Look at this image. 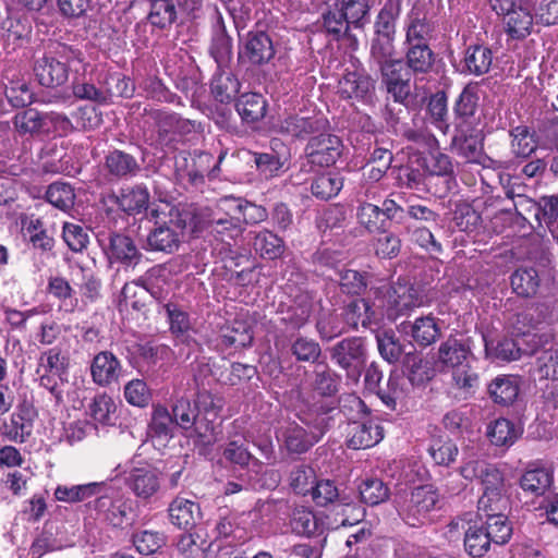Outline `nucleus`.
I'll return each instance as SVG.
<instances>
[{
  "label": "nucleus",
  "instance_id": "1",
  "mask_svg": "<svg viewBox=\"0 0 558 558\" xmlns=\"http://www.w3.org/2000/svg\"><path fill=\"white\" fill-rule=\"evenodd\" d=\"M88 65L80 48L57 43L52 49L35 61L34 73L41 86L54 88L66 83L69 71L85 72Z\"/></svg>",
  "mask_w": 558,
  "mask_h": 558
},
{
  "label": "nucleus",
  "instance_id": "2",
  "mask_svg": "<svg viewBox=\"0 0 558 558\" xmlns=\"http://www.w3.org/2000/svg\"><path fill=\"white\" fill-rule=\"evenodd\" d=\"M470 354V348L453 337H449L438 348L437 362L453 371V380L459 388H472L477 381V375L469 367Z\"/></svg>",
  "mask_w": 558,
  "mask_h": 558
},
{
  "label": "nucleus",
  "instance_id": "3",
  "mask_svg": "<svg viewBox=\"0 0 558 558\" xmlns=\"http://www.w3.org/2000/svg\"><path fill=\"white\" fill-rule=\"evenodd\" d=\"M342 143L332 134L320 133L312 136L304 149L305 156L301 161V171L317 172L330 167L341 155Z\"/></svg>",
  "mask_w": 558,
  "mask_h": 558
},
{
  "label": "nucleus",
  "instance_id": "4",
  "mask_svg": "<svg viewBox=\"0 0 558 558\" xmlns=\"http://www.w3.org/2000/svg\"><path fill=\"white\" fill-rule=\"evenodd\" d=\"M114 471L116 477L125 474L126 487L143 501H149L161 488L162 473L151 464L131 465L129 470L118 465Z\"/></svg>",
  "mask_w": 558,
  "mask_h": 558
},
{
  "label": "nucleus",
  "instance_id": "5",
  "mask_svg": "<svg viewBox=\"0 0 558 558\" xmlns=\"http://www.w3.org/2000/svg\"><path fill=\"white\" fill-rule=\"evenodd\" d=\"M156 128V142L160 147H173L183 136L195 131V121L184 119L180 114L155 109L149 112Z\"/></svg>",
  "mask_w": 558,
  "mask_h": 558
},
{
  "label": "nucleus",
  "instance_id": "6",
  "mask_svg": "<svg viewBox=\"0 0 558 558\" xmlns=\"http://www.w3.org/2000/svg\"><path fill=\"white\" fill-rule=\"evenodd\" d=\"M363 413L359 421H351V449H366L375 446L383 438L381 428L368 416L365 401L351 393V411Z\"/></svg>",
  "mask_w": 558,
  "mask_h": 558
},
{
  "label": "nucleus",
  "instance_id": "7",
  "mask_svg": "<svg viewBox=\"0 0 558 558\" xmlns=\"http://www.w3.org/2000/svg\"><path fill=\"white\" fill-rule=\"evenodd\" d=\"M276 53L271 37L264 31H250L240 41L238 59L241 63L262 66Z\"/></svg>",
  "mask_w": 558,
  "mask_h": 558
},
{
  "label": "nucleus",
  "instance_id": "8",
  "mask_svg": "<svg viewBox=\"0 0 558 558\" xmlns=\"http://www.w3.org/2000/svg\"><path fill=\"white\" fill-rule=\"evenodd\" d=\"M439 496L432 485L415 487L400 506V514L407 524L416 526L435 509Z\"/></svg>",
  "mask_w": 558,
  "mask_h": 558
},
{
  "label": "nucleus",
  "instance_id": "9",
  "mask_svg": "<svg viewBox=\"0 0 558 558\" xmlns=\"http://www.w3.org/2000/svg\"><path fill=\"white\" fill-rule=\"evenodd\" d=\"M98 242L111 264L120 263L125 266H135L142 258V254L132 238L124 233H102L98 236Z\"/></svg>",
  "mask_w": 558,
  "mask_h": 558
},
{
  "label": "nucleus",
  "instance_id": "10",
  "mask_svg": "<svg viewBox=\"0 0 558 558\" xmlns=\"http://www.w3.org/2000/svg\"><path fill=\"white\" fill-rule=\"evenodd\" d=\"M172 417L174 424L184 430H193L196 436L207 439L215 429L211 420L202 418L198 415L197 407L189 398L181 397L172 405Z\"/></svg>",
  "mask_w": 558,
  "mask_h": 558
},
{
  "label": "nucleus",
  "instance_id": "11",
  "mask_svg": "<svg viewBox=\"0 0 558 558\" xmlns=\"http://www.w3.org/2000/svg\"><path fill=\"white\" fill-rule=\"evenodd\" d=\"M381 74V84L393 100L400 105L407 106L408 99L412 95L411 71L403 61H396L386 64Z\"/></svg>",
  "mask_w": 558,
  "mask_h": 558
},
{
  "label": "nucleus",
  "instance_id": "12",
  "mask_svg": "<svg viewBox=\"0 0 558 558\" xmlns=\"http://www.w3.org/2000/svg\"><path fill=\"white\" fill-rule=\"evenodd\" d=\"M184 229L185 222L180 219L156 222L147 235V248L168 254L175 252L180 246Z\"/></svg>",
  "mask_w": 558,
  "mask_h": 558
},
{
  "label": "nucleus",
  "instance_id": "13",
  "mask_svg": "<svg viewBox=\"0 0 558 558\" xmlns=\"http://www.w3.org/2000/svg\"><path fill=\"white\" fill-rule=\"evenodd\" d=\"M460 475L466 481L478 480L484 492H505V480L499 469L484 460H470L459 469Z\"/></svg>",
  "mask_w": 558,
  "mask_h": 558
},
{
  "label": "nucleus",
  "instance_id": "14",
  "mask_svg": "<svg viewBox=\"0 0 558 558\" xmlns=\"http://www.w3.org/2000/svg\"><path fill=\"white\" fill-rule=\"evenodd\" d=\"M323 435V430H307L296 423H288L278 434L281 447L290 454H302L308 451Z\"/></svg>",
  "mask_w": 558,
  "mask_h": 558
},
{
  "label": "nucleus",
  "instance_id": "15",
  "mask_svg": "<svg viewBox=\"0 0 558 558\" xmlns=\"http://www.w3.org/2000/svg\"><path fill=\"white\" fill-rule=\"evenodd\" d=\"M93 383L99 387H109L119 381L123 367L120 360L110 351L98 352L90 362Z\"/></svg>",
  "mask_w": 558,
  "mask_h": 558
},
{
  "label": "nucleus",
  "instance_id": "16",
  "mask_svg": "<svg viewBox=\"0 0 558 558\" xmlns=\"http://www.w3.org/2000/svg\"><path fill=\"white\" fill-rule=\"evenodd\" d=\"M35 410L28 403L20 404L3 426V435L13 442H24L33 432Z\"/></svg>",
  "mask_w": 558,
  "mask_h": 558
},
{
  "label": "nucleus",
  "instance_id": "17",
  "mask_svg": "<svg viewBox=\"0 0 558 558\" xmlns=\"http://www.w3.org/2000/svg\"><path fill=\"white\" fill-rule=\"evenodd\" d=\"M351 89L356 100L372 106L376 98V80L367 73L359 59L351 56Z\"/></svg>",
  "mask_w": 558,
  "mask_h": 558
},
{
  "label": "nucleus",
  "instance_id": "18",
  "mask_svg": "<svg viewBox=\"0 0 558 558\" xmlns=\"http://www.w3.org/2000/svg\"><path fill=\"white\" fill-rule=\"evenodd\" d=\"M104 168L110 178L123 180L135 177L141 171L136 158L123 150L114 149L105 157Z\"/></svg>",
  "mask_w": 558,
  "mask_h": 558
},
{
  "label": "nucleus",
  "instance_id": "19",
  "mask_svg": "<svg viewBox=\"0 0 558 558\" xmlns=\"http://www.w3.org/2000/svg\"><path fill=\"white\" fill-rule=\"evenodd\" d=\"M13 126L21 137H38L47 135L45 113L28 108L21 110L13 117Z\"/></svg>",
  "mask_w": 558,
  "mask_h": 558
},
{
  "label": "nucleus",
  "instance_id": "20",
  "mask_svg": "<svg viewBox=\"0 0 558 558\" xmlns=\"http://www.w3.org/2000/svg\"><path fill=\"white\" fill-rule=\"evenodd\" d=\"M327 121L316 117L290 116L280 123V131L298 138H304L326 128Z\"/></svg>",
  "mask_w": 558,
  "mask_h": 558
},
{
  "label": "nucleus",
  "instance_id": "21",
  "mask_svg": "<svg viewBox=\"0 0 558 558\" xmlns=\"http://www.w3.org/2000/svg\"><path fill=\"white\" fill-rule=\"evenodd\" d=\"M105 482H92L81 485H59L54 490V497L59 501L74 504L97 497L106 489Z\"/></svg>",
  "mask_w": 558,
  "mask_h": 558
},
{
  "label": "nucleus",
  "instance_id": "22",
  "mask_svg": "<svg viewBox=\"0 0 558 558\" xmlns=\"http://www.w3.org/2000/svg\"><path fill=\"white\" fill-rule=\"evenodd\" d=\"M376 341L381 357L390 364H396L403 359L408 352L407 347L413 348L411 343L402 342L392 329L378 331Z\"/></svg>",
  "mask_w": 558,
  "mask_h": 558
},
{
  "label": "nucleus",
  "instance_id": "23",
  "mask_svg": "<svg viewBox=\"0 0 558 558\" xmlns=\"http://www.w3.org/2000/svg\"><path fill=\"white\" fill-rule=\"evenodd\" d=\"M493 51L484 45H473L466 48L462 72L476 76L486 74L493 64Z\"/></svg>",
  "mask_w": 558,
  "mask_h": 558
},
{
  "label": "nucleus",
  "instance_id": "24",
  "mask_svg": "<svg viewBox=\"0 0 558 558\" xmlns=\"http://www.w3.org/2000/svg\"><path fill=\"white\" fill-rule=\"evenodd\" d=\"M168 512L173 525L189 530L195 525L199 517V506L192 500L177 497L171 501Z\"/></svg>",
  "mask_w": 558,
  "mask_h": 558
},
{
  "label": "nucleus",
  "instance_id": "25",
  "mask_svg": "<svg viewBox=\"0 0 558 558\" xmlns=\"http://www.w3.org/2000/svg\"><path fill=\"white\" fill-rule=\"evenodd\" d=\"M506 196L510 204L504 206L500 211L507 214L513 211L518 218L529 223H531V218H534L541 225L539 206L536 202L523 194L515 193L513 189L507 190Z\"/></svg>",
  "mask_w": 558,
  "mask_h": 558
},
{
  "label": "nucleus",
  "instance_id": "26",
  "mask_svg": "<svg viewBox=\"0 0 558 558\" xmlns=\"http://www.w3.org/2000/svg\"><path fill=\"white\" fill-rule=\"evenodd\" d=\"M507 34L513 39H523L531 34L533 16L529 10L511 8L502 14Z\"/></svg>",
  "mask_w": 558,
  "mask_h": 558
},
{
  "label": "nucleus",
  "instance_id": "27",
  "mask_svg": "<svg viewBox=\"0 0 558 558\" xmlns=\"http://www.w3.org/2000/svg\"><path fill=\"white\" fill-rule=\"evenodd\" d=\"M149 192L144 185H135L122 189L117 196V204L120 209L129 215H135L147 209Z\"/></svg>",
  "mask_w": 558,
  "mask_h": 558
},
{
  "label": "nucleus",
  "instance_id": "28",
  "mask_svg": "<svg viewBox=\"0 0 558 558\" xmlns=\"http://www.w3.org/2000/svg\"><path fill=\"white\" fill-rule=\"evenodd\" d=\"M235 109L244 122L253 123L265 117L267 102L260 94L245 93L238 98Z\"/></svg>",
  "mask_w": 558,
  "mask_h": 558
},
{
  "label": "nucleus",
  "instance_id": "29",
  "mask_svg": "<svg viewBox=\"0 0 558 558\" xmlns=\"http://www.w3.org/2000/svg\"><path fill=\"white\" fill-rule=\"evenodd\" d=\"M510 283L518 296L532 298L539 289L541 279L535 268L520 267L512 272Z\"/></svg>",
  "mask_w": 558,
  "mask_h": 558
},
{
  "label": "nucleus",
  "instance_id": "30",
  "mask_svg": "<svg viewBox=\"0 0 558 558\" xmlns=\"http://www.w3.org/2000/svg\"><path fill=\"white\" fill-rule=\"evenodd\" d=\"M410 335L420 347L435 343L441 336L437 319L430 315L416 318L409 324Z\"/></svg>",
  "mask_w": 558,
  "mask_h": 558
},
{
  "label": "nucleus",
  "instance_id": "31",
  "mask_svg": "<svg viewBox=\"0 0 558 558\" xmlns=\"http://www.w3.org/2000/svg\"><path fill=\"white\" fill-rule=\"evenodd\" d=\"M178 17V8L174 0H151L147 13V21L153 27L166 29Z\"/></svg>",
  "mask_w": 558,
  "mask_h": 558
},
{
  "label": "nucleus",
  "instance_id": "32",
  "mask_svg": "<svg viewBox=\"0 0 558 558\" xmlns=\"http://www.w3.org/2000/svg\"><path fill=\"white\" fill-rule=\"evenodd\" d=\"M253 247L262 258L275 260L283 254L284 242L274 232L264 229L255 233Z\"/></svg>",
  "mask_w": 558,
  "mask_h": 558
},
{
  "label": "nucleus",
  "instance_id": "33",
  "mask_svg": "<svg viewBox=\"0 0 558 558\" xmlns=\"http://www.w3.org/2000/svg\"><path fill=\"white\" fill-rule=\"evenodd\" d=\"M551 483L553 474L546 469L529 470L520 480V486L525 493L544 498L551 494Z\"/></svg>",
  "mask_w": 558,
  "mask_h": 558
},
{
  "label": "nucleus",
  "instance_id": "34",
  "mask_svg": "<svg viewBox=\"0 0 558 558\" xmlns=\"http://www.w3.org/2000/svg\"><path fill=\"white\" fill-rule=\"evenodd\" d=\"M211 94L221 104L231 101L240 90V82L230 72L218 70L210 83Z\"/></svg>",
  "mask_w": 558,
  "mask_h": 558
},
{
  "label": "nucleus",
  "instance_id": "35",
  "mask_svg": "<svg viewBox=\"0 0 558 558\" xmlns=\"http://www.w3.org/2000/svg\"><path fill=\"white\" fill-rule=\"evenodd\" d=\"M489 395L496 403L510 405L518 398V378L511 375H502L489 385Z\"/></svg>",
  "mask_w": 558,
  "mask_h": 558
},
{
  "label": "nucleus",
  "instance_id": "36",
  "mask_svg": "<svg viewBox=\"0 0 558 558\" xmlns=\"http://www.w3.org/2000/svg\"><path fill=\"white\" fill-rule=\"evenodd\" d=\"M209 51L218 70L228 66L232 58V38L227 34L223 24L215 29Z\"/></svg>",
  "mask_w": 558,
  "mask_h": 558
},
{
  "label": "nucleus",
  "instance_id": "37",
  "mask_svg": "<svg viewBox=\"0 0 558 558\" xmlns=\"http://www.w3.org/2000/svg\"><path fill=\"white\" fill-rule=\"evenodd\" d=\"M94 508L98 514L111 525L120 526L123 524L126 512L124 510V504L121 500L112 499L101 493L97 496Z\"/></svg>",
  "mask_w": 558,
  "mask_h": 558
},
{
  "label": "nucleus",
  "instance_id": "38",
  "mask_svg": "<svg viewBox=\"0 0 558 558\" xmlns=\"http://www.w3.org/2000/svg\"><path fill=\"white\" fill-rule=\"evenodd\" d=\"M220 338L221 343L226 347L240 349L251 345L253 331L246 323L234 320L221 329Z\"/></svg>",
  "mask_w": 558,
  "mask_h": 558
},
{
  "label": "nucleus",
  "instance_id": "39",
  "mask_svg": "<svg viewBox=\"0 0 558 558\" xmlns=\"http://www.w3.org/2000/svg\"><path fill=\"white\" fill-rule=\"evenodd\" d=\"M222 457L227 462L239 466L241 470L252 469L257 472L262 466V463L252 456L247 448L235 440L226 445Z\"/></svg>",
  "mask_w": 558,
  "mask_h": 558
},
{
  "label": "nucleus",
  "instance_id": "40",
  "mask_svg": "<svg viewBox=\"0 0 558 558\" xmlns=\"http://www.w3.org/2000/svg\"><path fill=\"white\" fill-rule=\"evenodd\" d=\"M69 363L61 349L54 347L39 355L36 372L54 374L56 376L68 377Z\"/></svg>",
  "mask_w": 558,
  "mask_h": 558
},
{
  "label": "nucleus",
  "instance_id": "41",
  "mask_svg": "<svg viewBox=\"0 0 558 558\" xmlns=\"http://www.w3.org/2000/svg\"><path fill=\"white\" fill-rule=\"evenodd\" d=\"M289 485L295 494L306 495L315 485L316 474L311 465L296 463L289 471Z\"/></svg>",
  "mask_w": 558,
  "mask_h": 558
},
{
  "label": "nucleus",
  "instance_id": "42",
  "mask_svg": "<svg viewBox=\"0 0 558 558\" xmlns=\"http://www.w3.org/2000/svg\"><path fill=\"white\" fill-rule=\"evenodd\" d=\"M117 405L107 393L96 395L88 404L87 413L97 423L112 425Z\"/></svg>",
  "mask_w": 558,
  "mask_h": 558
},
{
  "label": "nucleus",
  "instance_id": "43",
  "mask_svg": "<svg viewBox=\"0 0 558 558\" xmlns=\"http://www.w3.org/2000/svg\"><path fill=\"white\" fill-rule=\"evenodd\" d=\"M493 545L500 546L509 542L512 535V524L506 514L485 518L482 525Z\"/></svg>",
  "mask_w": 558,
  "mask_h": 558
},
{
  "label": "nucleus",
  "instance_id": "44",
  "mask_svg": "<svg viewBox=\"0 0 558 558\" xmlns=\"http://www.w3.org/2000/svg\"><path fill=\"white\" fill-rule=\"evenodd\" d=\"M343 178L337 172L320 174L311 184L312 194L320 199H329L341 191Z\"/></svg>",
  "mask_w": 558,
  "mask_h": 558
},
{
  "label": "nucleus",
  "instance_id": "45",
  "mask_svg": "<svg viewBox=\"0 0 558 558\" xmlns=\"http://www.w3.org/2000/svg\"><path fill=\"white\" fill-rule=\"evenodd\" d=\"M47 291L58 299L60 306L65 311L73 312L77 306V299L74 298V290L70 282L61 276H52L48 280Z\"/></svg>",
  "mask_w": 558,
  "mask_h": 558
},
{
  "label": "nucleus",
  "instance_id": "46",
  "mask_svg": "<svg viewBox=\"0 0 558 558\" xmlns=\"http://www.w3.org/2000/svg\"><path fill=\"white\" fill-rule=\"evenodd\" d=\"M493 543L482 525L470 526L464 534V547L472 557H483L489 551Z\"/></svg>",
  "mask_w": 558,
  "mask_h": 558
},
{
  "label": "nucleus",
  "instance_id": "47",
  "mask_svg": "<svg viewBox=\"0 0 558 558\" xmlns=\"http://www.w3.org/2000/svg\"><path fill=\"white\" fill-rule=\"evenodd\" d=\"M451 149L469 162H482L483 144L477 136H454L452 138Z\"/></svg>",
  "mask_w": 558,
  "mask_h": 558
},
{
  "label": "nucleus",
  "instance_id": "48",
  "mask_svg": "<svg viewBox=\"0 0 558 558\" xmlns=\"http://www.w3.org/2000/svg\"><path fill=\"white\" fill-rule=\"evenodd\" d=\"M509 500L504 492H484L477 501V509L481 518L506 514Z\"/></svg>",
  "mask_w": 558,
  "mask_h": 558
},
{
  "label": "nucleus",
  "instance_id": "49",
  "mask_svg": "<svg viewBox=\"0 0 558 558\" xmlns=\"http://www.w3.org/2000/svg\"><path fill=\"white\" fill-rule=\"evenodd\" d=\"M46 198L56 208L68 211L74 206L75 193L70 184L54 182L48 186Z\"/></svg>",
  "mask_w": 558,
  "mask_h": 558
},
{
  "label": "nucleus",
  "instance_id": "50",
  "mask_svg": "<svg viewBox=\"0 0 558 558\" xmlns=\"http://www.w3.org/2000/svg\"><path fill=\"white\" fill-rule=\"evenodd\" d=\"M433 61V52L427 44L409 46L405 64L409 70L425 73L432 68Z\"/></svg>",
  "mask_w": 558,
  "mask_h": 558
},
{
  "label": "nucleus",
  "instance_id": "51",
  "mask_svg": "<svg viewBox=\"0 0 558 558\" xmlns=\"http://www.w3.org/2000/svg\"><path fill=\"white\" fill-rule=\"evenodd\" d=\"M194 403L197 407L198 415L202 416V418H210L213 425L215 418L218 417L225 404L221 397L216 396L208 390H198Z\"/></svg>",
  "mask_w": 558,
  "mask_h": 558
},
{
  "label": "nucleus",
  "instance_id": "52",
  "mask_svg": "<svg viewBox=\"0 0 558 558\" xmlns=\"http://www.w3.org/2000/svg\"><path fill=\"white\" fill-rule=\"evenodd\" d=\"M487 436L495 446H508L518 438V432L512 422L498 418L488 426Z\"/></svg>",
  "mask_w": 558,
  "mask_h": 558
},
{
  "label": "nucleus",
  "instance_id": "53",
  "mask_svg": "<svg viewBox=\"0 0 558 558\" xmlns=\"http://www.w3.org/2000/svg\"><path fill=\"white\" fill-rule=\"evenodd\" d=\"M240 221V217L213 219L209 225L210 232L218 240L229 245V240H234L242 234Z\"/></svg>",
  "mask_w": 558,
  "mask_h": 558
},
{
  "label": "nucleus",
  "instance_id": "54",
  "mask_svg": "<svg viewBox=\"0 0 558 558\" xmlns=\"http://www.w3.org/2000/svg\"><path fill=\"white\" fill-rule=\"evenodd\" d=\"M290 525L293 533L306 537L315 535L319 529L315 514L304 508L293 511Z\"/></svg>",
  "mask_w": 558,
  "mask_h": 558
},
{
  "label": "nucleus",
  "instance_id": "55",
  "mask_svg": "<svg viewBox=\"0 0 558 558\" xmlns=\"http://www.w3.org/2000/svg\"><path fill=\"white\" fill-rule=\"evenodd\" d=\"M359 494L364 504L375 506L388 498L389 490L379 478H366L359 485Z\"/></svg>",
  "mask_w": 558,
  "mask_h": 558
},
{
  "label": "nucleus",
  "instance_id": "56",
  "mask_svg": "<svg viewBox=\"0 0 558 558\" xmlns=\"http://www.w3.org/2000/svg\"><path fill=\"white\" fill-rule=\"evenodd\" d=\"M510 135L512 137L511 149L517 157L526 158L536 149L534 135L527 126H515L511 130Z\"/></svg>",
  "mask_w": 558,
  "mask_h": 558
},
{
  "label": "nucleus",
  "instance_id": "57",
  "mask_svg": "<svg viewBox=\"0 0 558 558\" xmlns=\"http://www.w3.org/2000/svg\"><path fill=\"white\" fill-rule=\"evenodd\" d=\"M73 95L82 100H89L98 105L108 104V90L105 89L104 82L99 86L90 82L74 81L72 85Z\"/></svg>",
  "mask_w": 558,
  "mask_h": 558
},
{
  "label": "nucleus",
  "instance_id": "58",
  "mask_svg": "<svg viewBox=\"0 0 558 558\" xmlns=\"http://www.w3.org/2000/svg\"><path fill=\"white\" fill-rule=\"evenodd\" d=\"M430 33L432 26L425 16L421 17L417 13H412L409 16L405 40L409 46L427 44Z\"/></svg>",
  "mask_w": 558,
  "mask_h": 558
},
{
  "label": "nucleus",
  "instance_id": "59",
  "mask_svg": "<svg viewBox=\"0 0 558 558\" xmlns=\"http://www.w3.org/2000/svg\"><path fill=\"white\" fill-rule=\"evenodd\" d=\"M395 46L393 39L387 37L376 36L371 46V59L379 66V70L386 64L401 61L393 59Z\"/></svg>",
  "mask_w": 558,
  "mask_h": 558
},
{
  "label": "nucleus",
  "instance_id": "60",
  "mask_svg": "<svg viewBox=\"0 0 558 558\" xmlns=\"http://www.w3.org/2000/svg\"><path fill=\"white\" fill-rule=\"evenodd\" d=\"M105 89L108 90V104L113 97L130 98L133 96L134 86L129 77L120 73L106 75Z\"/></svg>",
  "mask_w": 558,
  "mask_h": 558
},
{
  "label": "nucleus",
  "instance_id": "61",
  "mask_svg": "<svg viewBox=\"0 0 558 558\" xmlns=\"http://www.w3.org/2000/svg\"><path fill=\"white\" fill-rule=\"evenodd\" d=\"M407 232L412 242L426 250L429 253L440 254L442 246L436 241L428 226H408Z\"/></svg>",
  "mask_w": 558,
  "mask_h": 558
},
{
  "label": "nucleus",
  "instance_id": "62",
  "mask_svg": "<svg viewBox=\"0 0 558 558\" xmlns=\"http://www.w3.org/2000/svg\"><path fill=\"white\" fill-rule=\"evenodd\" d=\"M5 97L13 107L23 108L33 102L34 94L25 81L15 80L5 86Z\"/></svg>",
  "mask_w": 558,
  "mask_h": 558
},
{
  "label": "nucleus",
  "instance_id": "63",
  "mask_svg": "<svg viewBox=\"0 0 558 558\" xmlns=\"http://www.w3.org/2000/svg\"><path fill=\"white\" fill-rule=\"evenodd\" d=\"M427 109L433 122L444 134H446L449 130V124L447 122L448 108L446 94L442 92L434 94L429 98Z\"/></svg>",
  "mask_w": 558,
  "mask_h": 558
},
{
  "label": "nucleus",
  "instance_id": "64",
  "mask_svg": "<svg viewBox=\"0 0 558 558\" xmlns=\"http://www.w3.org/2000/svg\"><path fill=\"white\" fill-rule=\"evenodd\" d=\"M62 238L69 248L76 253L83 252L89 243V236L85 228L72 222H64Z\"/></svg>",
  "mask_w": 558,
  "mask_h": 558
}]
</instances>
